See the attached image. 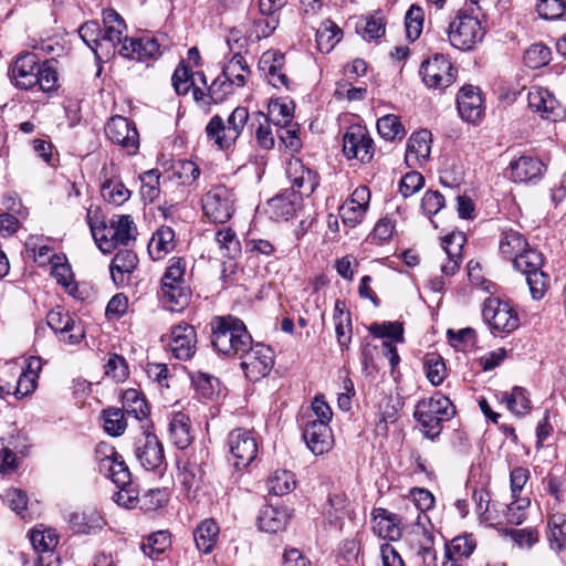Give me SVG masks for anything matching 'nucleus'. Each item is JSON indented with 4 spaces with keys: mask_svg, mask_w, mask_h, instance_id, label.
I'll return each instance as SVG.
<instances>
[{
    "mask_svg": "<svg viewBox=\"0 0 566 566\" xmlns=\"http://www.w3.org/2000/svg\"><path fill=\"white\" fill-rule=\"evenodd\" d=\"M476 543L472 535H459L446 545V555L453 562L468 558L474 551Z\"/></svg>",
    "mask_w": 566,
    "mask_h": 566,
    "instance_id": "52",
    "label": "nucleus"
},
{
    "mask_svg": "<svg viewBox=\"0 0 566 566\" xmlns=\"http://www.w3.org/2000/svg\"><path fill=\"white\" fill-rule=\"evenodd\" d=\"M431 134L427 129L413 133L407 144L406 161L409 166H416L426 161L430 156Z\"/></svg>",
    "mask_w": 566,
    "mask_h": 566,
    "instance_id": "33",
    "label": "nucleus"
},
{
    "mask_svg": "<svg viewBox=\"0 0 566 566\" xmlns=\"http://www.w3.org/2000/svg\"><path fill=\"white\" fill-rule=\"evenodd\" d=\"M30 543L39 554L36 566H57L59 559L54 549L59 543V535L54 528L39 525L29 533Z\"/></svg>",
    "mask_w": 566,
    "mask_h": 566,
    "instance_id": "15",
    "label": "nucleus"
},
{
    "mask_svg": "<svg viewBox=\"0 0 566 566\" xmlns=\"http://www.w3.org/2000/svg\"><path fill=\"white\" fill-rule=\"evenodd\" d=\"M159 179L160 172L157 169H150L140 176V193L144 200L153 202L158 198L160 193Z\"/></svg>",
    "mask_w": 566,
    "mask_h": 566,
    "instance_id": "60",
    "label": "nucleus"
},
{
    "mask_svg": "<svg viewBox=\"0 0 566 566\" xmlns=\"http://www.w3.org/2000/svg\"><path fill=\"white\" fill-rule=\"evenodd\" d=\"M235 118L234 116L231 127L226 126V122L220 115L212 116L208 122L205 128L206 137L218 149H230L240 137L238 123L241 122V117Z\"/></svg>",
    "mask_w": 566,
    "mask_h": 566,
    "instance_id": "21",
    "label": "nucleus"
},
{
    "mask_svg": "<svg viewBox=\"0 0 566 566\" xmlns=\"http://www.w3.org/2000/svg\"><path fill=\"white\" fill-rule=\"evenodd\" d=\"M95 459L98 471L111 479L117 486L127 485L130 482V472L122 455L108 443H99L95 450Z\"/></svg>",
    "mask_w": 566,
    "mask_h": 566,
    "instance_id": "8",
    "label": "nucleus"
},
{
    "mask_svg": "<svg viewBox=\"0 0 566 566\" xmlns=\"http://www.w3.org/2000/svg\"><path fill=\"white\" fill-rule=\"evenodd\" d=\"M219 532V526L214 520L206 518L200 522L193 532L197 548L205 554L211 553L217 543Z\"/></svg>",
    "mask_w": 566,
    "mask_h": 566,
    "instance_id": "40",
    "label": "nucleus"
},
{
    "mask_svg": "<svg viewBox=\"0 0 566 566\" xmlns=\"http://www.w3.org/2000/svg\"><path fill=\"white\" fill-rule=\"evenodd\" d=\"M270 493L283 495L295 488L294 474L287 470H276L268 480Z\"/></svg>",
    "mask_w": 566,
    "mask_h": 566,
    "instance_id": "56",
    "label": "nucleus"
},
{
    "mask_svg": "<svg viewBox=\"0 0 566 566\" xmlns=\"http://www.w3.org/2000/svg\"><path fill=\"white\" fill-rule=\"evenodd\" d=\"M205 470L195 461H186L179 467L177 479L188 499H193L203 485Z\"/></svg>",
    "mask_w": 566,
    "mask_h": 566,
    "instance_id": "32",
    "label": "nucleus"
},
{
    "mask_svg": "<svg viewBox=\"0 0 566 566\" xmlns=\"http://www.w3.org/2000/svg\"><path fill=\"white\" fill-rule=\"evenodd\" d=\"M423 9L417 4H412L405 17L406 33L410 41H416L420 36L423 28Z\"/></svg>",
    "mask_w": 566,
    "mask_h": 566,
    "instance_id": "59",
    "label": "nucleus"
},
{
    "mask_svg": "<svg viewBox=\"0 0 566 566\" xmlns=\"http://www.w3.org/2000/svg\"><path fill=\"white\" fill-rule=\"evenodd\" d=\"M357 31L367 41L378 39L385 34L384 20L378 15L366 17L357 27Z\"/></svg>",
    "mask_w": 566,
    "mask_h": 566,
    "instance_id": "64",
    "label": "nucleus"
},
{
    "mask_svg": "<svg viewBox=\"0 0 566 566\" xmlns=\"http://www.w3.org/2000/svg\"><path fill=\"white\" fill-rule=\"evenodd\" d=\"M454 413L455 410L451 400L437 392L429 399L418 402L415 418L420 423L424 436L434 439L442 430V422L450 420Z\"/></svg>",
    "mask_w": 566,
    "mask_h": 566,
    "instance_id": "5",
    "label": "nucleus"
},
{
    "mask_svg": "<svg viewBox=\"0 0 566 566\" xmlns=\"http://www.w3.org/2000/svg\"><path fill=\"white\" fill-rule=\"evenodd\" d=\"M551 49L544 43H534L524 52V63L530 69H539L551 61Z\"/></svg>",
    "mask_w": 566,
    "mask_h": 566,
    "instance_id": "58",
    "label": "nucleus"
},
{
    "mask_svg": "<svg viewBox=\"0 0 566 566\" xmlns=\"http://www.w3.org/2000/svg\"><path fill=\"white\" fill-rule=\"evenodd\" d=\"M377 130L387 140L402 139L406 135L399 117L392 114L385 115L377 120Z\"/></svg>",
    "mask_w": 566,
    "mask_h": 566,
    "instance_id": "55",
    "label": "nucleus"
},
{
    "mask_svg": "<svg viewBox=\"0 0 566 566\" xmlns=\"http://www.w3.org/2000/svg\"><path fill=\"white\" fill-rule=\"evenodd\" d=\"M134 454L140 465L148 471L158 469L165 462V452L161 442L156 434L144 430L136 438L134 443Z\"/></svg>",
    "mask_w": 566,
    "mask_h": 566,
    "instance_id": "14",
    "label": "nucleus"
},
{
    "mask_svg": "<svg viewBox=\"0 0 566 566\" xmlns=\"http://www.w3.org/2000/svg\"><path fill=\"white\" fill-rule=\"evenodd\" d=\"M109 234L116 244L128 245L135 240L136 227L130 216H114L109 221Z\"/></svg>",
    "mask_w": 566,
    "mask_h": 566,
    "instance_id": "43",
    "label": "nucleus"
},
{
    "mask_svg": "<svg viewBox=\"0 0 566 566\" xmlns=\"http://www.w3.org/2000/svg\"><path fill=\"white\" fill-rule=\"evenodd\" d=\"M123 408L128 416L139 421L147 420L149 407L142 392L135 388L126 389L122 396Z\"/></svg>",
    "mask_w": 566,
    "mask_h": 566,
    "instance_id": "45",
    "label": "nucleus"
},
{
    "mask_svg": "<svg viewBox=\"0 0 566 566\" xmlns=\"http://www.w3.org/2000/svg\"><path fill=\"white\" fill-rule=\"evenodd\" d=\"M102 21L104 41L102 44L106 61L113 57L116 52L123 57L136 61L156 59L160 55V44L157 39L151 36L135 39L125 35L127 29L125 20L114 9H104Z\"/></svg>",
    "mask_w": 566,
    "mask_h": 566,
    "instance_id": "1",
    "label": "nucleus"
},
{
    "mask_svg": "<svg viewBox=\"0 0 566 566\" xmlns=\"http://www.w3.org/2000/svg\"><path fill=\"white\" fill-rule=\"evenodd\" d=\"M78 35L83 42L94 52L97 61L105 60L103 54L102 28L97 21H87L78 29Z\"/></svg>",
    "mask_w": 566,
    "mask_h": 566,
    "instance_id": "46",
    "label": "nucleus"
},
{
    "mask_svg": "<svg viewBox=\"0 0 566 566\" xmlns=\"http://www.w3.org/2000/svg\"><path fill=\"white\" fill-rule=\"evenodd\" d=\"M167 348L178 360L190 359L197 349V332L195 327L186 323L174 326Z\"/></svg>",
    "mask_w": 566,
    "mask_h": 566,
    "instance_id": "17",
    "label": "nucleus"
},
{
    "mask_svg": "<svg viewBox=\"0 0 566 566\" xmlns=\"http://www.w3.org/2000/svg\"><path fill=\"white\" fill-rule=\"evenodd\" d=\"M253 120L258 123L255 129V139L258 145L263 149H272L275 145L274 135L270 126V119L263 113L253 114Z\"/></svg>",
    "mask_w": 566,
    "mask_h": 566,
    "instance_id": "57",
    "label": "nucleus"
},
{
    "mask_svg": "<svg viewBox=\"0 0 566 566\" xmlns=\"http://www.w3.org/2000/svg\"><path fill=\"white\" fill-rule=\"evenodd\" d=\"M343 32L331 20L322 22L316 32V43L321 52L328 53L342 40Z\"/></svg>",
    "mask_w": 566,
    "mask_h": 566,
    "instance_id": "48",
    "label": "nucleus"
},
{
    "mask_svg": "<svg viewBox=\"0 0 566 566\" xmlns=\"http://www.w3.org/2000/svg\"><path fill=\"white\" fill-rule=\"evenodd\" d=\"M233 86L234 85L221 74L209 86H206L207 92L200 87H195L193 99L201 109L209 112L212 104L221 103L227 95L233 93Z\"/></svg>",
    "mask_w": 566,
    "mask_h": 566,
    "instance_id": "24",
    "label": "nucleus"
},
{
    "mask_svg": "<svg viewBox=\"0 0 566 566\" xmlns=\"http://www.w3.org/2000/svg\"><path fill=\"white\" fill-rule=\"evenodd\" d=\"M169 437L178 449H186L192 440L190 419L182 412L175 413L169 422Z\"/></svg>",
    "mask_w": 566,
    "mask_h": 566,
    "instance_id": "42",
    "label": "nucleus"
},
{
    "mask_svg": "<svg viewBox=\"0 0 566 566\" xmlns=\"http://www.w3.org/2000/svg\"><path fill=\"white\" fill-rule=\"evenodd\" d=\"M170 535L166 531H158L150 534L142 542L143 553L151 559H157L165 551L170 547Z\"/></svg>",
    "mask_w": 566,
    "mask_h": 566,
    "instance_id": "51",
    "label": "nucleus"
},
{
    "mask_svg": "<svg viewBox=\"0 0 566 566\" xmlns=\"http://www.w3.org/2000/svg\"><path fill=\"white\" fill-rule=\"evenodd\" d=\"M251 343L252 337L241 319L233 316L214 318L211 344L220 354L240 357Z\"/></svg>",
    "mask_w": 566,
    "mask_h": 566,
    "instance_id": "3",
    "label": "nucleus"
},
{
    "mask_svg": "<svg viewBox=\"0 0 566 566\" xmlns=\"http://www.w3.org/2000/svg\"><path fill=\"white\" fill-rule=\"evenodd\" d=\"M284 55L277 51H265L258 63V69L264 78L274 87L289 88V77L283 72Z\"/></svg>",
    "mask_w": 566,
    "mask_h": 566,
    "instance_id": "23",
    "label": "nucleus"
},
{
    "mask_svg": "<svg viewBox=\"0 0 566 566\" xmlns=\"http://www.w3.org/2000/svg\"><path fill=\"white\" fill-rule=\"evenodd\" d=\"M420 74L430 88H446L455 80V70L444 55H434L422 62Z\"/></svg>",
    "mask_w": 566,
    "mask_h": 566,
    "instance_id": "12",
    "label": "nucleus"
},
{
    "mask_svg": "<svg viewBox=\"0 0 566 566\" xmlns=\"http://www.w3.org/2000/svg\"><path fill=\"white\" fill-rule=\"evenodd\" d=\"M241 368L247 378L256 381L265 377L274 365V355L272 349L263 344L251 343V347L243 352L240 357Z\"/></svg>",
    "mask_w": 566,
    "mask_h": 566,
    "instance_id": "10",
    "label": "nucleus"
},
{
    "mask_svg": "<svg viewBox=\"0 0 566 566\" xmlns=\"http://www.w3.org/2000/svg\"><path fill=\"white\" fill-rule=\"evenodd\" d=\"M407 544L420 566H437L433 536L424 527L416 525L407 537Z\"/></svg>",
    "mask_w": 566,
    "mask_h": 566,
    "instance_id": "20",
    "label": "nucleus"
},
{
    "mask_svg": "<svg viewBox=\"0 0 566 566\" xmlns=\"http://www.w3.org/2000/svg\"><path fill=\"white\" fill-rule=\"evenodd\" d=\"M202 210L205 214L216 223L229 221L234 212V195L224 186H218L209 190L202 197Z\"/></svg>",
    "mask_w": 566,
    "mask_h": 566,
    "instance_id": "9",
    "label": "nucleus"
},
{
    "mask_svg": "<svg viewBox=\"0 0 566 566\" xmlns=\"http://www.w3.org/2000/svg\"><path fill=\"white\" fill-rule=\"evenodd\" d=\"M172 85L175 91L179 95H186L190 88L192 91L197 86V81H199L203 86H207V77L202 72L193 73L184 62L179 64V66L175 70L172 77Z\"/></svg>",
    "mask_w": 566,
    "mask_h": 566,
    "instance_id": "37",
    "label": "nucleus"
},
{
    "mask_svg": "<svg viewBox=\"0 0 566 566\" xmlns=\"http://www.w3.org/2000/svg\"><path fill=\"white\" fill-rule=\"evenodd\" d=\"M551 532L549 545L553 551L559 553L566 545V515L556 513L548 521Z\"/></svg>",
    "mask_w": 566,
    "mask_h": 566,
    "instance_id": "53",
    "label": "nucleus"
},
{
    "mask_svg": "<svg viewBox=\"0 0 566 566\" xmlns=\"http://www.w3.org/2000/svg\"><path fill=\"white\" fill-rule=\"evenodd\" d=\"M465 242L463 233H451L443 239V249L448 261L441 265L444 275H453L460 266L461 251Z\"/></svg>",
    "mask_w": 566,
    "mask_h": 566,
    "instance_id": "34",
    "label": "nucleus"
},
{
    "mask_svg": "<svg viewBox=\"0 0 566 566\" xmlns=\"http://www.w3.org/2000/svg\"><path fill=\"white\" fill-rule=\"evenodd\" d=\"M250 74L251 70L249 64L239 53L234 54L222 67V76L237 87L244 86Z\"/></svg>",
    "mask_w": 566,
    "mask_h": 566,
    "instance_id": "44",
    "label": "nucleus"
},
{
    "mask_svg": "<svg viewBox=\"0 0 566 566\" xmlns=\"http://www.w3.org/2000/svg\"><path fill=\"white\" fill-rule=\"evenodd\" d=\"M268 118L279 128L293 124L292 103L274 102L270 104Z\"/></svg>",
    "mask_w": 566,
    "mask_h": 566,
    "instance_id": "62",
    "label": "nucleus"
},
{
    "mask_svg": "<svg viewBox=\"0 0 566 566\" xmlns=\"http://www.w3.org/2000/svg\"><path fill=\"white\" fill-rule=\"evenodd\" d=\"M228 446L237 469L247 468L256 458L258 442L250 430H232L228 436Z\"/></svg>",
    "mask_w": 566,
    "mask_h": 566,
    "instance_id": "13",
    "label": "nucleus"
},
{
    "mask_svg": "<svg viewBox=\"0 0 566 566\" xmlns=\"http://www.w3.org/2000/svg\"><path fill=\"white\" fill-rule=\"evenodd\" d=\"M168 502V493L165 489H151L139 497V506L145 512H155Z\"/></svg>",
    "mask_w": 566,
    "mask_h": 566,
    "instance_id": "63",
    "label": "nucleus"
},
{
    "mask_svg": "<svg viewBox=\"0 0 566 566\" xmlns=\"http://www.w3.org/2000/svg\"><path fill=\"white\" fill-rule=\"evenodd\" d=\"M373 532L378 537L388 541H398L402 535L400 518L382 507H376L371 513Z\"/></svg>",
    "mask_w": 566,
    "mask_h": 566,
    "instance_id": "25",
    "label": "nucleus"
},
{
    "mask_svg": "<svg viewBox=\"0 0 566 566\" xmlns=\"http://www.w3.org/2000/svg\"><path fill=\"white\" fill-rule=\"evenodd\" d=\"M504 400L507 408L518 416L525 415L531 410V400L524 388L514 387L511 394L504 396Z\"/></svg>",
    "mask_w": 566,
    "mask_h": 566,
    "instance_id": "61",
    "label": "nucleus"
},
{
    "mask_svg": "<svg viewBox=\"0 0 566 566\" xmlns=\"http://www.w3.org/2000/svg\"><path fill=\"white\" fill-rule=\"evenodd\" d=\"M527 102L530 108L538 113L543 118H548L559 106L555 96L542 86H532L530 88Z\"/></svg>",
    "mask_w": 566,
    "mask_h": 566,
    "instance_id": "35",
    "label": "nucleus"
},
{
    "mask_svg": "<svg viewBox=\"0 0 566 566\" xmlns=\"http://www.w3.org/2000/svg\"><path fill=\"white\" fill-rule=\"evenodd\" d=\"M286 175L292 185V192L300 198L311 196L319 184L318 175L306 167L300 158L287 161Z\"/></svg>",
    "mask_w": 566,
    "mask_h": 566,
    "instance_id": "19",
    "label": "nucleus"
},
{
    "mask_svg": "<svg viewBox=\"0 0 566 566\" xmlns=\"http://www.w3.org/2000/svg\"><path fill=\"white\" fill-rule=\"evenodd\" d=\"M214 242L222 258L231 260L241 252V243L231 228L218 230L214 235Z\"/></svg>",
    "mask_w": 566,
    "mask_h": 566,
    "instance_id": "47",
    "label": "nucleus"
},
{
    "mask_svg": "<svg viewBox=\"0 0 566 566\" xmlns=\"http://www.w3.org/2000/svg\"><path fill=\"white\" fill-rule=\"evenodd\" d=\"M175 248V231L170 227L163 226L153 234L148 244L149 254L154 260H159Z\"/></svg>",
    "mask_w": 566,
    "mask_h": 566,
    "instance_id": "41",
    "label": "nucleus"
},
{
    "mask_svg": "<svg viewBox=\"0 0 566 566\" xmlns=\"http://www.w3.org/2000/svg\"><path fill=\"white\" fill-rule=\"evenodd\" d=\"M370 191L366 186L357 187L349 199L339 208V216L345 226L349 228L360 223L369 208Z\"/></svg>",
    "mask_w": 566,
    "mask_h": 566,
    "instance_id": "22",
    "label": "nucleus"
},
{
    "mask_svg": "<svg viewBox=\"0 0 566 566\" xmlns=\"http://www.w3.org/2000/svg\"><path fill=\"white\" fill-rule=\"evenodd\" d=\"M9 76L18 88L32 90L38 86L43 92L54 91L59 80L53 61L40 63L33 52L17 55L9 67Z\"/></svg>",
    "mask_w": 566,
    "mask_h": 566,
    "instance_id": "2",
    "label": "nucleus"
},
{
    "mask_svg": "<svg viewBox=\"0 0 566 566\" xmlns=\"http://www.w3.org/2000/svg\"><path fill=\"white\" fill-rule=\"evenodd\" d=\"M287 521L286 510L273 505L264 506L258 517L260 530L266 533H277L284 530Z\"/></svg>",
    "mask_w": 566,
    "mask_h": 566,
    "instance_id": "38",
    "label": "nucleus"
},
{
    "mask_svg": "<svg viewBox=\"0 0 566 566\" xmlns=\"http://www.w3.org/2000/svg\"><path fill=\"white\" fill-rule=\"evenodd\" d=\"M48 325L61 336V340L71 345L84 338V329L80 322L61 307L53 308L46 316Z\"/></svg>",
    "mask_w": 566,
    "mask_h": 566,
    "instance_id": "18",
    "label": "nucleus"
},
{
    "mask_svg": "<svg viewBox=\"0 0 566 566\" xmlns=\"http://www.w3.org/2000/svg\"><path fill=\"white\" fill-rule=\"evenodd\" d=\"M87 222L92 232V235L103 253L111 252L117 244L109 234V226H106L103 221L94 219L92 210H87Z\"/></svg>",
    "mask_w": 566,
    "mask_h": 566,
    "instance_id": "49",
    "label": "nucleus"
},
{
    "mask_svg": "<svg viewBox=\"0 0 566 566\" xmlns=\"http://www.w3.org/2000/svg\"><path fill=\"white\" fill-rule=\"evenodd\" d=\"M303 439L307 448L316 455L327 452L333 444L329 424L307 421L303 430Z\"/></svg>",
    "mask_w": 566,
    "mask_h": 566,
    "instance_id": "29",
    "label": "nucleus"
},
{
    "mask_svg": "<svg viewBox=\"0 0 566 566\" xmlns=\"http://www.w3.org/2000/svg\"><path fill=\"white\" fill-rule=\"evenodd\" d=\"M186 262L180 258L169 261L161 277V298L171 311L184 308L190 300V289L185 281Z\"/></svg>",
    "mask_w": 566,
    "mask_h": 566,
    "instance_id": "6",
    "label": "nucleus"
},
{
    "mask_svg": "<svg viewBox=\"0 0 566 566\" xmlns=\"http://www.w3.org/2000/svg\"><path fill=\"white\" fill-rule=\"evenodd\" d=\"M545 170V165L537 157L521 156L512 160L509 166L510 178L514 182H530L539 179Z\"/></svg>",
    "mask_w": 566,
    "mask_h": 566,
    "instance_id": "28",
    "label": "nucleus"
},
{
    "mask_svg": "<svg viewBox=\"0 0 566 566\" xmlns=\"http://www.w3.org/2000/svg\"><path fill=\"white\" fill-rule=\"evenodd\" d=\"M138 265V256L132 250H119L113 258L109 271L113 282L123 286L128 284L133 272Z\"/></svg>",
    "mask_w": 566,
    "mask_h": 566,
    "instance_id": "30",
    "label": "nucleus"
},
{
    "mask_svg": "<svg viewBox=\"0 0 566 566\" xmlns=\"http://www.w3.org/2000/svg\"><path fill=\"white\" fill-rule=\"evenodd\" d=\"M470 6V8L460 9L449 24L450 43L463 51L472 49L478 42L482 41L485 34V28L481 21L483 7L481 3Z\"/></svg>",
    "mask_w": 566,
    "mask_h": 566,
    "instance_id": "4",
    "label": "nucleus"
},
{
    "mask_svg": "<svg viewBox=\"0 0 566 566\" xmlns=\"http://www.w3.org/2000/svg\"><path fill=\"white\" fill-rule=\"evenodd\" d=\"M457 104L459 114L464 120L476 123L481 119L484 108L478 87L463 86L457 96Z\"/></svg>",
    "mask_w": 566,
    "mask_h": 566,
    "instance_id": "26",
    "label": "nucleus"
},
{
    "mask_svg": "<svg viewBox=\"0 0 566 566\" xmlns=\"http://www.w3.org/2000/svg\"><path fill=\"white\" fill-rule=\"evenodd\" d=\"M528 245L527 240L521 232L513 229L502 230L499 251L504 259L513 261Z\"/></svg>",
    "mask_w": 566,
    "mask_h": 566,
    "instance_id": "39",
    "label": "nucleus"
},
{
    "mask_svg": "<svg viewBox=\"0 0 566 566\" xmlns=\"http://www.w3.org/2000/svg\"><path fill=\"white\" fill-rule=\"evenodd\" d=\"M482 316L492 332L501 334H510L520 325L517 312L509 302L497 297H489L485 300Z\"/></svg>",
    "mask_w": 566,
    "mask_h": 566,
    "instance_id": "7",
    "label": "nucleus"
},
{
    "mask_svg": "<svg viewBox=\"0 0 566 566\" xmlns=\"http://www.w3.org/2000/svg\"><path fill=\"white\" fill-rule=\"evenodd\" d=\"M343 153L347 159L370 163L375 154V144L368 130L360 125H352L343 136Z\"/></svg>",
    "mask_w": 566,
    "mask_h": 566,
    "instance_id": "11",
    "label": "nucleus"
},
{
    "mask_svg": "<svg viewBox=\"0 0 566 566\" xmlns=\"http://www.w3.org/2000/svg\"><path fill=\"white\" fill-rule=\"evenodd\" d=\"M301 199L296 193L285 191L269 201V212L275 220H289L296 213Z\"/></svg>",
    "mask_w": 566,
    "mask_h": 566,
    "instance_id": "36",
    "label": "nucleus"
},
{
    "mask_svg": "<svg viewBox=\"0 0 566 566\" xmlns=\"http://www.w3.org/2000/svg\"><path fill=\"white\" fill-rule=\"evenodd\" d=\"M513 268L523 274L527 275L542 269L544 264V258L541 252L531 248L530 245L523 250L512 261Z\"/></svg>",
    "mask_w": 566,
    "mask_h": 566,
    "instance_id": "50",
    "label": "nucleus"
},
{
    "mask_svg": "<svg viewBox=\"0 0 566 566\" xmlns=\"http://www.w3.org/2000/svg\"><path fill=\"white\" fill-rule=\"evenodd\" d=\"M105 134L114 144L134 155L139 148V135L134 125L126 117L116 115L109 118L105 126Z\"/></svg>",
    "mask_w": 566,
    "mask_h": 566,
    "instance_id": "16",
    "label": "nucleus"
},
{
    "mask_svg": "<svg viewBox=\"0 0 566 566\" xmlns=\"http://www.w3.org/2000/svg\"><path fill=\"white\" fill-rule=\"evenodd\" d=\"M368 331L375 337L384 338V340H390L391 343L403 342V327L398 322L373 323Z\"/></svg>",
    "mask_w": 566,
    "mask_h": 566,
    "instance_id": "54",
    "label": "nucleus"
},
{
    "mask_svg": "<svg viewBox=\"0 0 566 566\" xmlns=\"http://www.w3.org/2000/svg\"><path fill=\"white\" fill-rule=\"evenodd\" d=\"M70 528L76 534H91L101 531L105 521L102 514L94 507L75 511L67 515Z\"/></svg>",
    "mask_w": 566,
    "mask_h": 566,
    "instance_id": "31",
    "label": "nucleus"
},
{
    "mask_svg": "<svg viewBox=\"0 0 566 566\" xmlns=\"http://www.w3.org/2000/svg\"><path fill=\"white\" fill-rule=\"evenodd\" d=\"M115 165L103 167L101 170V195L109 203L120 206L130 197V191L115 177Z\"/></svg>",
    "mask_w": 566,
    "mask_h": 566,
    "instance_id": "27",
    "label": "nucleus"
}]
</instances>
